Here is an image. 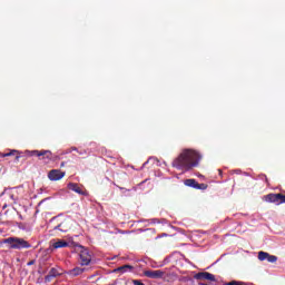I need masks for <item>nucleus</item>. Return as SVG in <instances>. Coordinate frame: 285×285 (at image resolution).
<instances>
[{
	"label": "nucleus",
	"instance_id": "nucleus-26",
	"mask_svg": "<svg viewBox=\"0 0 285 285\" xmlns=\"http://www.w3.org/2000/svg\"><path fill=\"white\" fill-rule=\"evenodd\" d=\"M35 263H36V261L32 259V261H30V262L27 263V266H35Z\"/></svg>",
	"mask_w": 285,
	"mask_h": 285
},
{
	"label": "nucleus",
	"instance_id": "nucleus-25",
	"mask_svg": "<svg viewBox=\"0 0 285 285\" xmlns=\"http://www.w3.org/2000/svg\"><path fill=\"white\" fill-rule=\"evenodd\" d=\"M78 148L77 147H71L69 149H67V154L68 153H72V151H76L77 153Z\"/></svg>",
	"mask_w": 285,
	"mask_h": 285
},
{
	"label": "nucleus",
	"instance_id": "nucleus-5",
	"mask_svg": "<svg viewBox=\"0 0 285 285\" xmlns=\"http://www.w3.org/2000/svg\"><path fill=\"white\" fill-rule=\"evenodd\" d=\"M194 279H197L200 282H217V278H215V275L208 272H199L195 274Z\"/></svg>",
	"mask_w": 285,
	"mask_h": 285
},
{
	"label": "nucleus",
	"instance_id": "nucleus-28",
	"mask_svg": "<svg viewBox=\"0 0 285 285\" xmlns=\"http://www.w3.org/2000/svg\"><path fill=\"white\" fill-rule=\"evenodd\" d=\"M2 208H8V204H4V205L2 206Z\"/></svg>",
	"mask_w": 285,
	"mask_h": 285
},
{
	"label": "nucleus",
	"instance_id": "nucleus-21",
	"mask_svg": "<svg viewBox=\"0 0 285 285\" xmlns=\"http://www.w3.org/2000/svg\"><path fill=\"white\" fill-rule=\"evenodd\" d=\"M282 204H285V195L284 194H279V197H278V206Z\"/></svg>",
	"mask_w": 285,
	"mask_h": 285
},
{
	"label": "nucleus",
	"instance_id": "nucleus-8",
	"mask_svg": "<svg viewBox=\"0 0 285 285\" xmlns=\"http://www.w3.org/2000/svg\"><path fill=\"white\" fill-rule=\"evenodd\" d=\"M145 277H148L149 279H161L164 277V272L161 269H149L144 272Z\"/></svg>",
	"mask_w": 285,
	"mask_h": 285
},
{
	"label": "nucleus",
	"instance_id": "nucleus-14",
	"mask_svg": "<svg viewBox=\"0 0 285 285\" xmlns=\"http://www.w3.org/2000/svg\"><path fill=\"white\" fill-rule=\"evenodd\" d=\"M132 265H122L115 269V273H127L128 271H132Z\"/></svg>",
	"mask_w": 285,
	"mask_h": 285
},
{
	"label": "nucleus",
	"instance_id": "nucleus-7",
	"mask_svg": "<svg viewBox=\"0 0 285 285\" xmlns=\"http://www.w3.org/2000/svg\"><path fill=\"white\" fill-rule=\"evenodd\" d=\"M92 262V255H90V250L82 248L80 250V264L81 266H88Z\"/></svg>",
	"mask_w": 285,
	"mask_h": 285
},
{
	"label": "nucleus",
	"instance_id": "nucleus-24",
	"mask_svg": "<svg viewBox=\"0 0 285 285\" xmlns=\"http://www.w3.org/2000/svg\"><path fill=\"white\" fill-rule=\"evenodd\" d=\"M132 284L134 285H146V284H144L141 281H139V279H134L132 281Z\"/></svg>",
	"mask_w": 285,
	"mask_h": 285
},
{
	"label": "nucleus",
	"instance_id": "nucleus-18",
	"mask_svg": "<svg viewBox=\"0 0 285 285\" xmlns=\"http://www.w3.org/2000/svg\"><path fill=\"white\" fill-rule=\"evenodd\" d=\"M224 285H247V283L242 281H232V282L225 283Z\"/></svg>",
	"mask_w": 285,
	"mask_h": 285
},
{
	"label": "nucleus",
	"instance_id": "nucleus-17",
	"mask_svg": "<svg viewBox=\"0 0 285 285\" xmlns=\"http://www.w3.org/2000/svg\"><path fill=\"white\" fill-rule=\"evenodd\" d=\"M207 188H208V185L204 183L202 184L197 183L196 185V190H206Z\"/></svg>",
	"mask_w": 285,
	"mask_h": 285
},
{
	"label": "nucleus",
	"instance_id": "nucleus-20",
	"mask_svg": "<svg viewBox=\"0 0 285 285\" xmlns=\"http://www.w3.org/2000/svg\"><path fill=\"white\" fill-rule=\"evenodd\" d=\"M53 230H61V233H66L67 229L63 228V223H60L58 226L53 227Z\"/></svg>",
	"mask_w": 285,
	"mask_h": 285
},
{
	"label": "nucleus",
	"instance_id": "nucleus-16",
	"mask_svg": "<svg viewBox=\"0 0 285 285\" xmlns=\"http://www.w3.org/2000/svg\"><path fill=\"white\" fill-rule=\"evenodd\" d=\"M258 259H259V262H265V259H268V253L267 252H258Z\"/></svg>",
	"mask_w": 285,
	"mask_h": 285
},
{
	"label": "nucleus",
	"instance_id": "nucleus-15",
	"mask_svg": "<svg viewBox=\"0 0 285 285\" xmlns=\"http://www.w3.org/2000/svg\"><path fill=\"white\" fill-rule=\"evenodd\" d=\"M184 184H185V186H188L189 188L197 189V180H195L194 178L186 179L184 181Z\"/></svg>",
	"mask_w": 285,
	"mask_h": 285
},
{
	"label": "nucleus",
	"instance_id": "nucleus-10",
	"mask_svg": "<svg viewBox=\"0 0 285 285\" xmlns=\"http://www.w3.org/2000/svg\"><path fill=\"white\" fill-rule=\"evenodd\" d=\"M264 199L269 204H276V206H279V194H268L264 196Z\"/></svg>",
	"mask_w": 285,
	"mask_h": 285
},
{
	"label": "nucleus",
	"instance_id": "nucleus-27",
	"mask_svg": "<svg viewBox=\"0 0 285 285\" xmlns=\"http://www.w3.org/2000/svg\"><path fill=\"white\" fill-rule=\"evenodd\" d=\"M60 166H61V168H63V167L66 166V163H61V165H60Z\"/></svg>",
	"mask_w": 285,
	"mask_h": 285
},
{
	"label": "nucleus",
	"instance_id": "nucleus-11",
	"mask_svg": "<svg viewBox=\"0 0 285 285\" xmlns=\"http://www.w3.org/2000/svg\"><path fill=\"white\" fill-rule=\"evenodd\" d=\"M83 273H86V268L75 267V268L70 269L69 272H67V275H69V277H79V275H83Z\"/></svg>",
	"mask_w": 285,
	"mask_h": 285
},
{
	"label": "nucleus",
	"instance_id": "nucleus-13",
	"mask_svg": "<svg viewBox=\"0 0 285 285\" xmlns=\"http://www.w3.org/2000/svg\"><path fill=\"white\" fill-rule=\"evenodd\" d=\"M70 244L63 239H58L52 243V248H68Z\"/></svg>",
	"mask_w": 285,
	"mask_h": 285
},
{
	"label": "nucleus",
	"instance_id": "nucleus-1",
	"mask_svg": "<svg viewBox=\"0 0 285 285\" xmlns=\"http://www.w3.org/2000/svg\"><path fill=\"white\" fill-rule=\"evenodd\" d=\"M202 161V155L193 149H184L179 156L173 161V167L177 170H193L197 168Z\"/></svg>",
	"mask_w": 285,
	"mask_h": 285
},
{
	"label": "nucleus",
	"instance_id": "nucleus-19",
	"mask_svg": "<svg viewBox=\"0 0 285 285\" xmlns=\"http://www.w3.org/2000/svg\"><path fill=\"white\" fill-rule=\"evenodd\" d=\"M267 262H269V264H275V262H277V256L268 254Z\"/></svg>",
	"mask_w": 285,
	"mask_h": 285
},
{
	"label": "nucleus",
	"instance_id": "nucleus-22",
	"mask_svg": "<svg viewBox=\"0 0 285 285\" xmlns=\"http://www.w3.org/2000/svg\"><path fill=\"white\" fill-rule=\"evenodd\" d=\"M48 199H50V198H45V199L40 200L38 204V208H41V206H43V204H46V202H48Z\"/></svg>",
	"mask_w": 285,
	"mask_h": 285
},
{
	"label": "nucleus",
	"instance_id": "nucleus-12",
	"mask_svg": "<svg viewBox=\"0 0 285 285\" xmlns=\"http://www.w3.org/2000/svg\"><path fill=\"white\" fill-rule=\"evenodd\" d=\"M59 275H61V273H59V269L52 267V268L49 271L48 275L45 277V282H46V283L52 282L53 277H59Z\"/></svg>",
	"mask_w": 285,
	"mask_h": 285
},
{
	"label": "nucleus",
	"instance_id": "nucleus-4",
	"mask_svg": "<svg viewBox=\"0 0 285 285\" xmlns=\"http://www.w3.org/2000/svg\"><path fill=\"white\" fill-rule=\"evenodd\" d=\"M26 155L29 157H39V159H52V151L50 150H26Z\"/></svg>",
	"mask_w": 285,
	"mask_h": 285
},
{
	"label": "nucleus",
	"instance_id": "nucleus-6",
	"mask_svg": "<svg viewBox=\"0 0 285 285\" xmlns=\"http://www.w3.org/2000/svg\"><path fill=\"white\" fill-rule=\"evenodd\" d=\"M66 177V171H61V169H51L48 173V179L50 181H59Z\"/></svg>",
	"mask_w": 285,
	"mask_h": 285
},
{
	"label": "nucleus",
	"instance_id": "nucleus-2",
	"mask_svg": "<svg viewBox=\"0 0 285 285\" xmlns=\"http://www.w3.org/2000/svg\"><path fill=\"white\" fill-rule=\"evenodd\" d=\"M3 244H9V247L14 250H21L23 248H32V245L28 240L20 237H9L3 240Z\"/></svg>",
	"mask_w": 285,
	"mask_h": 285
},
{
	"label": "nucleus",
	"instance_id": "nucleus-9",
	"mask_svg": "<svg viewBox=\"0 0 285 285\" xmlns=\"http://www.w3.org/2000/svg\"><path fill=\"white\" fill-rule=\"evenodd\" d=\"M68 188L69 190H72L73 193H77L78 195H88V193H86V190H82L81 187L79 186V184L77 183H69L68 184Z\"/></svg>",
	"mask_w": 285,
	"mask_h": 285
},
{
	"label": "nucleus",
	"instance_id": "nucleus-30",
	"mask_svg": "<svg viewBox=\"0 0 285 285\" xmlns=\"http://www.w3.org/2000/svg\"><path fill=\"white\" fill-rule=\"evenodd\" d=\"M10 197H11L12 199H14V196H13V195H10Z\"/></svg>",
	"mask_w": 285,
	"mask_h": 285
},
{
	"label": "nucleus",
	"instance_id": "nucleus-29",
	"mask_svg": "<svg viewBox=\"0 0 285 285\" xmlns=\"http://www.w3.org/2000/svg\"><path fill=\"white\" fill-rule=\"evenodd\" d=\"M198 285H208V284H206V283H199Z\"/></svg>",
	"mask_w": 285,
	"mask_h": 285
},
{
	"label": "nucleus",
	"instance_id": "nucleus-3",
	"mask_svg": "<svg viewBox=\"0 0 285 285\" xmlns=\"http://www.w3.org/2000/svg\"><path fill=\"white\" fill-rule=\"evenodd\" d=\"M0 157H14L13 163L19 164L22 159V161H26L28 157H30L28 154L24 151H19L17 149H11L9 153L0 154Z\"/></svg>",
	"mask_w": 285,
	"mask_h": 285
},
{
	"label": "nucleus",
	"instance_id": "nucleus-23",
	"mask_svg": "<svg viewBox=\"0 0 285 285\" xmlns=\"http://www.w3.org/2000/svg\"><path fill=\"white\" fill-rule=\"evenodd\" d=\"M78 155H88V151L86 149L77 150Z\"/></svg>",
	"mask_w": 285,
	"mask_h": 285
}]
</instances>
